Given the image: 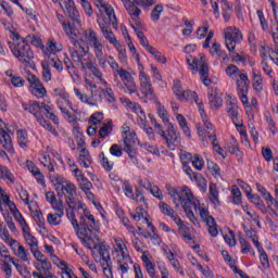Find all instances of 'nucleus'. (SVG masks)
<instances>
[{
	"mask_svg": "<svg viewBox=\"0 0 278 278\" xmlns=\"http://www.w3.org/2000/svg\"><path fill=\"white\" fill-rule=\"evenodd\" d=\"M62 49V45L58 43L55 39H49L47 43V51L51 53L52 55H55V53L60 52Z\"/></svg>",
	"mask_w": 278,
	"mask_h": 278,
	"instance_id": "obj_58",
	"label": "nucleus"
},
{
	"mask_svg": "<svg viewBox=\"0 0 278 278\" xmlns=\"http://www.w3.org/2000/svg\"><path fill=\"white\" fill-rule=\"evenodd\" d=\"M112 122L104 123L100 128V138H108L112 134Z\"/></svg>",
	"mask_w": 278,
	"mask_h": 278,
	"instance_id": "obj_64",
	"label": "nucleus"
},
{
	"mask_svg": "<svg viewBox=\"0 0 278 278\" xmlns=\"http://www.w3.org/2000/svg\"><path fill=\"white\" fill-rule=\"evenodd\" d=\"M54 93L58 97L56 105L59 110H61V113L63 114L65 121H73V114H71V112L66 110V108H70V110H74L73 102H71V96L68 94V92L64 91V89H54Z\"/></svg>",
	"mask_w": 278,
	"mask_h": 278,
	"instance_id": "obj_14",
	"label": "nucleus"
},
{
	"mask_svg": "<svg viewBox=\"0 0 278 278\" xmlns=\"http://www.w3.org/2000/svg\"><path fill=\"white\" fill-rule=\"evenodd\" d=\"M119 79L125 88L124 92L127 94H138V85H136V79L127 70L119 75Z\"/></svg>",
	"mask_w": 278,
	"mask_h": 278,
	"instance_id": "obj_23",
	"label": "nucleus"
},
{
	"mask_svg": "<svg viewBox=\"0 0 278 278\" xmlns=\"http://www.w3.org/2000/svg\"><path fill=\"white\" fill-rule=\"evenodd\" d=\"M22 233L26 244L30 248V251L38 249V239L31 235V229H29V226L22 229Z\"/></svg>",
	"mask_w": 278,
	"mask_h": 278,
	"instance_id": "obj_33",
	"label": "nucleus"
},
{
	"mask_svg": "<svg viewBox=\"0 0 278 278\" xmlns=\"http://www.w3.org/2000/svg\"><path fill=\"white\" fill-rule=\"evenodd\" d=\"M224 38H225L226 49L230 53H233L236 51V46L240 45V42H242V40L244 39L240 28L236 26L226 27L224 29Z\"/></svg>",
	"mask_w": 278,
	"mask_h": 278,
	"instance_id": "obj_13",
	"label": "nucleus"
},
{
	"mask_svg": "<svg viewBox=\"0 0 278 278\" xmlns=\"http://www.w3.org/2000/svg\"><path fill=\"white\" fill-rule=\"evenodd\" d=\"M4 260L1 261L2 270L5 274V278L12 277V265L16 266V262H14V258L10 255H3L1 254Z\"/></svg>",
	"mask_w": 278,
	"mask_h": 278,
	"instance_id": "obj_32",
	"label": "nucleus"
},
{
	"mask_svg": "<svg viewBox=\"0 0 278 278\" xmlns=\"http://www.w3.org/2000/svg\"><path fill=\"white\" fill-rule=\"evenodd\" d=\"M0 238L9 247H14L15 244H17V241L13 239L12 236H10V230H8V228L0 232Z\"/></svg>",
	"mask_w": 278,
	"mask_h": 278,
	"instance_id": "obj_57",
	"label": "nucleus"
},
{
	"mask_svg": "<svg viewBox=\"0 0 278 278\" xmlns=\"http://www.w3.org/2000/svg\"><path fill=\"white\" fill-rule=\"evenodd\" d=\"M41 67H42V73H41L42 79L48 84V81H51L52 79L51 65L49 64V61H42Z\"/></svg>",
	"mask_w": 278,
	"mask_h": 278,
	"instance_id": "obj_47",
	"label": "nucleus"
},
{
	"mask_svg": "<svg viewBox=\"0 0 278 278\" xmlns=\"http://www.w3.org/2000/svg\"><path fill=\"white\" fill-rule=\"evenodd\" d=\"M16 136L18 147L24 150L27 149V147H29V135L27 134V130L18 129Z\"/></svg>",
	"mask_w": 278,
	"mask_h": 278,
	"instance_id": "obj_38",
	"label": "nucleus"
},
{
	"mask_svg": "<svg viewBox=\"0 0 278 278\" xmlns=\"http://www.w3.org/2000/svg\"><path fill=\"white\" fill-rule=\"evenodd\" d=\"M115 49H117V58L119 60V62L122 64H127V49L125 48V46L117 43L116 46H114Z\"/></svg>",
	"mask_w": 278,
	"mask_h": 278,
	"instance_id": "obj_60",
	"label": "nucleus"
},
{
	"mask_svg": "<svg viewBox=\"0 0 278 278\" xmlns=\"http://www.w3.org/2000/svg\"><path fill=\"white\" fill-rule=\"evenodd\" d=\"M40 164L48 169L49 173H55V162L51 160V156L47 153H42L39 159Z\"/></svg>",
	"mask_w": 278,
	"mask_h": 278,
	"instance_id": "obj_39",
	"label": "nucleus"
},
{
	"mask_svg": "<svg viewBox=\"0 0 278 278\" xmlns=\"http://www.w3.org/2000/svg\"><path fill=\"white\" fill-rule=\"evenodd\" d=\"M46 201L52 205L53 210H62L64 206V202H62V200H58L55 192L53 191L46 192Z\"/></svg>",
	"mask_w": 278,
	"mask_h": 278,
	"instance_id": "obj_37",
	"label": "nucleus"
},
{
	"mask_svg": "<svg viewBox=\"0 0 278 278\" xmlns=\"http://www.w3.org/2000/svg\"><path fill=\"white\" fill-rule=\"evenodd\" d=\"M208 103L211 108L214 110H218V108L223 106V98L218 96V91L216 89H208Z\"/></svg>",
	"mask_w": 278,
	"mask_h": 278,
	"instance_id": "obj_34",
	"label": "nucleus"
},
{
	"mask_svg": "<svg viewBox=\"0 0 278 278\" xmlns=\"http://www.w3.org/2000/svg\"><path fill=\"white\" fill-rule=\"evenodd\" d=\"M9 49L21 64L28 66V68H34V51L31 50V46L27 43V40L17 42L9 41Z\"/></svg>",
	"mask_w": 278,
	"mask_h": 278,
	"instance_id": "obj_5",
	"label": "nucleus"
},
{
	"mask_svg": "<svg viewBox=\"0 0 278 278\" xmlns=\"http://www.w3.org/2000/svg\"><path fill=\"white\" fill-rule=\"evenodd\" d=\"M37 271L33 273L34 278H58L55 275L51 274V262L49 260L42 261L41 263H34Z\"/></svg>",
	"mask_w": 278,
	"mask_h": 278,
	"instance_id": "obj_22",
	"label": "nucleus"
},
{
	"mask_svg": "<svg viewBox=\"0 0 278 278\" xmlns=\"http://www.w3.org/2000/svg\"><path fill=\"white\" fill-rule=\"evenodd\" d=\"M90 102L89 105H99V103L103 102V91L102 89H96L93 91L90 92Z\"/></svg>",
	"mask_w": 278,
	"mask_h": 278,
	"instance_id": "obj_44",
	"label": "nucleus"
},
{
	"mask_svg": "<svg viewBox=\"0 0 278 278\" xmlns=\"http://www.w3.org/2000/svg\"><path fill=\"white\" fill-rule=\"evenodd\" d=\"M31 216L35 220V223L40 227L41 229H45V216L42 215V211L35 210L31 212Z\"/></svg>",
	"mask_w": 278,
	"mask_h": 278,
	"instance_id": "obj_61",
	"label": "nucleus"
},
{
	"mask_svg": "<svg viewBox=\"0 0 278 278\" xmlns=\"http://www.w3.org/2000/svg\"><path fill=\"white\" fill-rule=\"evenodd\" d=\"M0 179H3V181H7V184H14L16 181L14 174H12L10 168L3 165H0Z\"/></svg>",
	"mask_w": 278,
	"mask_h": 278,
	"instance_id": "obj_41",
	"label": "nucleus"
},
{
	"mask_svg": "<svg viewBox=\"0 0 278 278\" xmlns=\"http://www.w3.org/2000/svg\"><path fill=\"white\" fill-rule=\"evenodd\" d=\"M96 60H98V64L100 68H108V64L113 73V77L115 78V81H117V86L119 88H123V83L118 81V77L122 73L126 72L127 70L121 67L116 59L114 56L101 53L99 54Z\"/></svg>",
	"mask_w": 278,
	"mask_h": 278,
	"instance_id": "obj_11",
	"label": "nucleus"
},
{
	"mask_svg": "<svg viewBox=\"0 0 278 278\" xmlns=\"http://www.w3.org/2000/svg\"><path fill=\"white\" fill-rule=\"evenodd\" d=\"M2 216L10 229V231H16V225L14 224V220L12 219L13 213L12 210H2Z\"/></svg>",
	"mask_w": 278,
	"mask_h": 278,
	"instance_id": "obj_45",
	"label": "nucleus"
},
{
	"mask_svg": "<svg viewBox=\"0 0 278 278\" xmlns=\"http://www.w3.org/2000/svg\"><path fill=\"white\" fill-rule=\"evenodd\" d=\"M113 260L117 263V271L121 274V277L126 278L129 273V264H134V261H131L127 243L123 238L113 237Z\"/></svg>",
	"mask_w": 278,
	"mask_h": 278,
	"instance_id": "obj_3",
	"label": "nucleus"
},
{
	"mask_svg": "<svg viewBox=\"0 0 278 278\" xmlns=\"http://www.w3.org/2000/svg\"><path fill=\"white\" fill-rule=\"evenodd\" d=\"M233 10L232 7L229 5V2L223 1L222 5V16L225 23H229L231 21V11Z\"/></svg>",
	"mask_w": 278,
	"mask_h": 278,
	"instance_id": "obj_51",
	"label": "nucleus"
},
{
	"mask_svg": "<svg viewBox=\"0 0 278 278\" xmlns=\"http://www.w3.org/2000/svg\"><path fill=\"white\" fill-rule=\"evenodd\" d=\"M59 4L65 16H68L77 25H81V20H79V11L77 10V7H75L74 0H64L63 3L60 1Z\"/></svg>",
	"mask_w": 278,
	"mask_h": 278,
	"instance_id": "obj_21",
	"label": "nucleus"
},
{
	"mask_svg": "<svg viewBox=\"0 0 278 278\" xmlns=\"http://www.w3.org/2000/svg\"><path fill=\"white\" fill-rule=\"evenodd\" d=\"M260 253V262L263 268H270V262L268 261V254H266V251H264V248L262 245H258L256 248Z\"/></svg>",
	"mask_w": 278,
	"mask_h": 278,
	"instance_id": "obj_56",
	"label": "nucleus"
},
{
	"mask_svg": "<svg viewBox=\"0 0 278 278\" xmlns=\"http://www.w3.org/2000/svg\"><path fill=\"white\" fill-rule=\"evenodd\" d=\"M191 164L193 168H195V170H203V166H205V161L200 154H194L193 159L191 160Z\"/></svg>",
	"mask_w": 278,
	"mask_h": 278,
	"instance_id": "obj_62",
	"label": "nucleus"
},
{
	"mask_svg": "<svg viewBox=\"0 0 278 278\" xmlns=\"http://www.w3.org/2000/svg\"><path fill=\"white\" fill-rule=\"evenodd\" d=\"M65 203L70 210H84V202L77 195L65 198Z\"/></svg>",
	"mask_w": 278,
	"mask_h": 278,
	"instance_id": "obj_42",
	"label": "nucleus"
},
{
	"mask_svg": "<svg viewBox=\"0 0 278 278\" xmlns=\"http://www.w3.org/2000/svg\"><path fill=\"white\" fill-rule=\"evenodd\" d=\"M152 103H155L156 114L163 121V124L166 126L173 125V123H170V115H168V111H166V108L157 101V98H155V101H152Z\"/></svg>",
	"mask_w": 278,
	"mask_h": 278,
	"instance_id": "obj_30",
	"label": "nucleus"
},
{
	"mask_svg": "<svg viewBox=\"0 0 278 278\" xmlns=\"http://www.w3.org/2000/svg\"><path fill=\"white\" fill-rule=\"evenodd\" d=\"M97 23L105 40H108L110 45H113V47H116L119 42L116 39V36H114L112 28H110L111 25H114V22L108 18L105 15H98Z\"/></svg>",
	"mask_w": 278,
	"mask_h": 278,
	"instance_id": "obj_16",
	"label": "nucleus"
},
{
	"mask_svg": "<svg viewBox=\"0 0 278 278\" xmlns=\"http://www.w3.org/2000/svg\"><path fill=\"white\" fill-rule=\"evenodd\" d=\"M208 194L211 203H213L214 207H218L220 201L218 200V189L216 188V185L210 186Z\"/></svg>",
	"mask_w": 278,
	"mask_h": 278,
	"instance_id": "obj_49",
	"label": "nucleus"
},
{
	"mask_svg": "<svg viewBox=\"0 0 278 278\" xmlns=\"http://www.w3.org/2000/svg\"><path fill=\"white\" fill-rule=\"evenodd\" d=\"M22 108L23 110H25V112H29V114H33L37 123H39V125L43 127V129L50 131L52 136H54L55 138L60 136L58 130L53 128L49 121H46L45 116H42V112H40V104L38 103V101H29L28 103H22Z\"/></svg>",
	"mask_w": 278,
	"mask_h": 278,
	"instance_id": "obj_9",
	"label": "nucleus"
},
{
	"mask_svg": "<svg viewBox=\"0 0 278 278\" xmlns=\"http://www.w3.org/2000/svg\"><path fill=\"white\" fill-rule=\"evenodd\" d=\"M75 62L81 63V67L85 70L87 68V71H90V73L97 79H101V77H103V72H101V70H99V67H97V65H94L92 61H88L84 58H80V61H75Z\"/></svg>",
	"mask_w": 278,
	"mask_h": 278,
	"instance_id": "obj_28",
	"label": "nucleus"
},
{
	"mask_svg": "<svg viewBox=\"0 0 278 278\" xmlns=\"http://www.w3.org/2000/svg\"><path fill=\"white\" fill-rule=\"evenodd\" d=\"M182 97H185L184 100H179V101H192L194 100V103L198 105L201 117L205 118V109L203 106V100L199 99V94H197L195 91H191V90H186L182 93Z\"/></svg>",
	"mask_w": 278,
	"mask_h": 278,
	"instance_id": "obj_26",
	"label": "nucleus"
},
{
	"mask_svg": "<svg viewBox=\"0 0 278 278\" xmlns=\"http://www.w3.org/2000/svg\"><path fill=\"white\" fill-rule=\"evenodd\" d=\"M79 156H78V164L83 166L84 168H90V164H92V157L90 156V152L88 149L83 148L79 151Z\"/></svg>",
	"mask_w": 278,
	"mask_h": 278,
	"instance_id": "obj_35",
	"label": "nucleus"
},
{
	"mask_svg": "<svg viewBox=\"0 0 278 278\" xmlns=\"http://www.w3.org/2000/svg\"><path fill=\"white\" fill-rule=\"evenodd\" d=\"M243 231H244L247 238H249V240H251L253 242V244L256 247V249L258 247H262V244L260 243V239L257 238V232L255 230H253V228H251L249 226H243Z\"/></svg>",
	"mask_w": 278,
	"mask_h": 278,
	"instance_id": "obj_43",
	"label": "nucleus"
},
{
	"mask_svg": "<svg viewBox=\"0 0 278 278\" xmlns=\"http://www.w3.org/2000/svg\"><path fill=\"white\" fill-rule=\"evenodd\" d=\"M62 27L63 31H65L66 36L70 38V42L72 45L70 48L72 60H74V62H81V58L88 53L86 48L79 42V34H81V31L75 28V24L66 22L62 23Z\"/></svg>",
	"mask_w": 278,
	"mask_h": 278,
	"instance_id": "obj_4",
	"label": "nucleus"
},
{
	"mask_svg": "<svg viewBox=\"0 0 278 278\" xmlns=\"http://www.w3.org/2000/svg\"><path fill=\"white\" fill-rule=\"evenodd\" d=\"M187 64L194 73L199 72L202 84H204L206 87L212 84V79H210V65H207L205 55L199 54V58H194L192 63H190V59H187Z\"/></svg>",
	"mask_w": 278,
	"mask_h": 278,
	"instance_id": "obj_10",
	"label": "nucleus"
},
{
	"mask_svg": "<svg viewBox=\"0 0 278 278\" xmlns=\"http://www.w3.org/2000/svg\"><path fill=\"white\" fill-rule=\"evenodd\" d=\"M14 255L16 257H18L20 260H22V262H29V260L31 258V255L29 254V250L25 249V247H23L21 243L11 247Z\"/></svg>",
	"mask_w": 278,
	"mask_h": 278,
	"instance_id": "obj_29",
	"label": "nucleus"
},
{
	"mask_svg": "<svg viewBox=\"0 0 278 278\" xmlns=\"http://www.w3.org/2000/svg\"><path fill=\"white\" fill-rule=\"evenodd\" d=\"M167 260H169L173 268H175V270H177V273H179V275H181V277H184L186 275V273L181 268V264H179V261L177 258H175V254H173V252L167 253Z\"/></svg>",
	"mask_w": 278,
	"mask_h": 278,
	"instance_id": "obj_52",
	"label": "nucleus"
},
{
	"mask_svg": "<svg viewBox=\"0 0 278 278\" xmlns=\"http://www.w3.org/2000/svg\"><path fill=\"white\" fill-rule=\"evenodd\" d=\"M26 81H28V90L33 97L36 99H45L47 96V88L42 84V80L35 74L28 73L26 77Z\"/></svg>",
	"mask_w": 278,
	"mask_h": 278,
	"instance_id": "obj_17",
	"label": "nucleus"
},
{
	"mask_svg": "<svg viewBox=\"0 0 278 278\" xmlns=\"http://www.w3.org/2000/svg\"><path fill=\"white\" fill-rule=\"evenodd\" d=\"M67 218L72 223V226L76 231V236L80 240L81 244L86 249H89V251L99 250L104 277L114 278V274L112 273V257L110 256V250L108 247L101 245V239H99L101 227L99 226V222L94 219V215L88 212H86L85 215H81L80 226L79 222H77V218L75 217V211L68 210Z\"/></svg>",
	"mask_w": 278,
	"mask_h": 278,
	"instance_id": "obj_1",
	"label": "nucleus"
},
{
	"mask_svg": "<svg viewBox=\"0 0 278 278\" xmlns=\"http://www.w3.org/2000/svg\"><path fill=\"white\" fill-rule=\"evenodd\" d=\"M173 92L177 97L178 101L185 99L184 93L186 90H184V87L181 86V80H174Z\"/></svg>",
	"mask_w": 278,
	"mask_h": 278,
	"instance_id": "obj_53",
	"label": "nucleus"
},
{
	"mask_svg": "<svg viewBox=\"0 0 278 278\" xmlns=\"http://www.w3.org/2000/svg\"><path fill=\"white\" fill-rule=\"evenodd\" d=\"M123 138H124V144H125L124 149L134 147V143L136 142L134 141V139L136 138V135L131 132L129 128L123 131Z\"/></svg>",
	"mask_w": 278,
	"mask_h": 278,
	"instance_id": "obj_46",
	"label": "nucleus"
},
{
	"mask_svg": "<svg viewBox=\"0 0 278 278\" xmlns=\"http://www.w3.org/2000/svg\"><path fill=\"white\" fill-rule=\"evenodd\" d=\"M139 71V85L140 91H137V97L142 101V103H149V101H155L157 96H155V89L153 88V83L151 81V76L144 72V65H138Z\"/></svg>",
	"mask_w": 278,
	"mask_h": 278,
	"instance_id": "obj_6",
	"label": "nucleus"
},
{
	"mask_svg": "<svg viewBox=\"0 0 278 278\" xmlns=\"http://www.w3.org/2000/svg\"><path fill=\"white\" fill-rule=\"evenodd\" d=\"M240 106H238V99L230 97L226 102V112L231 118L233 125L240 122Z\"/></svg>",
	"mask_w": 278,
	"mask_h": 278,
	"instance_id": "obj_24",
	"label": "nucleus"
},
{
	"mask_svg": "<svg viewBox=\"0 0 278 278\" xmlns=\"http://www.w3.org/2000/svg\"><path fill=\"white\" fill-rule=\"evenodd\" d=\"M242 73V71H240V68L238 66H236L235 64H230L226 67V75L230 78V79H238L239 75Z\"/></svg>",
	"mask_w": 278,
	"mask_h": 278,
	"instance_id": "obj_55",
	"label": "nucleus"
},
{
	"mask_svg": "<svg viewBox=\"0 0 278 278\" xmlns=\"http://www.w3.org/2000/svg\"><path fill=\"white\" fill-rule=\"evenodd\" d=\"M252 86L254 90H256V92H262V90H264V79L262 78V73H260L255 68H252Z\"/></svg>",
	"mask_w": 278,
	"mask_h": 278,
	"instance_id": "obj_36",
	"label": "nucleus"
},
{
	"mask_svg": "<svg viewBox=\"0 0 278 278\" xmlns=\"http://www.w3.org/2000/svg\"><path fill=\"white\" fill-rule=\"evenodd\" d=\"M42 110L46 112V116L50 118V121H53L54 125H60V118H58V115H54L51 105L42 102L40 103V112H42Z\"/></svg>",
	"mask_w": 278,
	"mask_h": 278,
	"instance_id": "obj_40",
	"label": "nucleus"
},
{
	"mask_svg": "<svg viewBox=\"0 0 278 278\" xmlns=\"http://www.w3.org/2000/svg\"><path fill=\"white\" fill-rule=\"evenodd\" d=\"M184 172L186 173V175H188L189 179L193 180V181H204L203 176L197 172H193L192 168L190 166L187 165H182Z\"/></svg>",
	"mask_w": 278,
	"mask_h": 278,
	"instance_id": "obj_48",
	"label": "nucleus"
},
{
	"mask_svg": "<svg viewBox=\"0 0 278 278\" xmlns=\"http://www.w3.org/2000/svg\"><path fill=\"white\" fill-rule=\"evenodd\" d=\"M210 53L213 58H218V60H223V62H227V60H229V55H227V52L222 49L220 43L217 41L213 42L210 48Z\"/></svg>",
	"mask_w": 278,
	"mask_h": 278,
	"instance_id": "obj_31",
	"label": "nucleus"
},
{
	"mask_svg": "<svg viewBox=\"0 0 278 278\" xmlns=\"http://www.w3.org/2000/svg\"><path fill=\"white\" fill-rule=\"evenodd\" d=\"M156 134L165 140V144L168 149L172 151H175L177 149V144H179V132H177V129L175 128V125L168 124L166 126V130H156Z\"/></svg>",
	"mask_w": 278,
	"mask_h": 278,
	"instance_id": "obj_15",
	"label": "nucleus"
},
{
	"mask_svg": "<svg viewBox=\"0 0 278 278\" xmlns=\"http://www.w3.org/2000/svg\"><path fill=\"white\" fill-rule=\"evenodd\" d=\"M78 42L87 47V49H92L96 58L103 53V42L99 38V34L92 28L83 29L78 34Z\"/></svg>",
	"mask_w": 278,
	"mask_h": 278,
	"instance_id": "obj_7",
	"label": "nucleus"
},
{
	"mask_svg": "<svg viewBox=\"0 0 278 278\" xmlns=\"http://www.w3.org/2000/svg\"><path fill=\"white\" fill-rule=\"evenodd\" d=\"M202 121L207 129V135L205 134V130H203V126L198 125L197 126L198 136L200 138H202L203 142H205V140H207V139L211 140V142L213 144V149H216L220 144L218 143V138H216V130L214 129V125H212V123L207 118V115H204Z\"/></svg>",
	"mask_w": 278,
	"mask_h": 278,
	"instance_id": "obj_18",
	"label": "nucleus"
},
{
	"mask_svg": "<svg viewBox=\"0 0 278 278\" xmlns=\"http://www.w3.org/2000/svg\"><path fill=\"white\" fill-rule=\"evenodd\" d=\"M96 5L100 10L98 16H105L113 22V29H118V20L116 18V13H114V8L110 4H105L104 0H96Z\"/></svg>",
	"mask_w": 278,
	"mask_h": 278,
	"instance_id": "obj_20",
	"label": "nucleus"
},
{
	"mask_svg": "<svg viewBox=\"0 0 278 278\" xmlns=\"http://www.w3.org/2000/svg\"><path fill=\"white\" fill-rule=\"evenodd\" d=\"M122 190L128 199H136V195H134V187H131V182H129V180L122 181Z\"/></svg>",
	"mask_w": 278,
	"mask_h": 278,
	"instance_id": "obj_59",
	"label": "nucleus"
},
{
	"mask_svg": "<svg viewBox=\"0 0 278 278\" xmlns=\"http://www.w3.org/2000/svg\"><path fill=\"white\" fill-rule=\"evenodd\" d=\"M200 216L204 223L208 226V233L212 236V238H216L218 236V227L216 226V219L210 215V211L207 210H201Z\"/></svg>",
	"mask_w": 278,
	"mask_h": 278,
	"instance_id": "obj_25",
	"label": "nucleus"
},
{
	"mask_svg": "<svg viewBox=\"0 0 278 278\" xmlns=\"http://www.w3.org/2000/svg\"><path fill=\"white\" fill-rule=\"evenodd\" d=\"M236 79L237 92L241 103L247 104L249 102V86H251V80H249V75L247 72L241 71Z\"/></svg>",
	"mask_w": 278,
	"mask_h": 278,
	"instance_id": "obj_19",
	"label": "nucleus"
},
{
	"mask_svg": "<svg viewBox=\"0 0 278 278\" xmlns=\"http://www.w3.org/2000/svg\"><path fill=\"white\" fill-rule=\"evenodd\" d=\"M3 207H9V210H16V204L10 200L8 194L2 193V198H0V210H3Z\"/></svg>",
	"mask_w": 278,
	"mask_h": 278,
	"instance_id": "obj_54",
	"label": "nucleus"
},
{
	"mask_svg": "<svg viewBox=\"0 0 278 278\" xmlns=\"http://www.w3.org/2000/svg\"><path fill=\"white\" fill-rule=\"evenodd\" d=\"M239 244L241 247V253L243 255H247L250 253L251 255L255 256V251H253V247H251V243H249V241H247V239L240 238Z\"/></svg>",
	"mask_w": 278,
	"mask_h": 278,
	"instance_id": "obj_50",
	"label": "nucleus"
},
{
	"mask_svg": "<svg viewBox=\"0 0 278 278\" xmlns=\"http://www.w3.org/2000/svg\"><path fill=\"white\" fill-rule=\"evenodd\" d=\"M49 178L55 190L61 191L65 199L68 197H77V187L70 180H66V178L59 174H50Z\"/></svg>",
	"mask_w": 278,
	"mask_h": 278,
	"instance_id": "obj_12",
	"label": "nucleus"
},
{
	"mask_svg": "<svg viewBox=\"0 0 278 278\" xmlns=\"http://www.w3.org/2000/svg\"><path fill=\"white\" fill-rule=\"evenodd\" d=\"M247 199L248 201H250V203L255 205V207H264V200H262V198L258 194H253L252 192L249 195H247Z\"/></svg>",
	"mask_w": 278,
	"mask_h": 278,
	"instance_id": "obj_63",
	"label": "nucleus"
},
{
	"mask_svg": "<svg viewBox=\"0 0 278 278\" xmlns=\"http://www.w3.org/2000/svg\"><path fill=\"white\" fill-rule=\"evenodd\" d=\"M155 0H122L125 10L128 12L130 18L137 26L140 25V14L142 12L140 8H142V10L146 12H149L151 7L155 5ZM138 5L140 8H138Z\"/></svg>",
	"mask_w": 278,
	"mask_h": 278,
	"instance_id": "obj_8",
	"label": "nucleus"
},
{
	"mask_svg": "<svg viewBox=\"0 0 278 278\" xmlns=\"http://www.w3.org/2000/svg\"><path fill=\"white\" fill-rule=\"evenodd\" d=\"M175 207L179 210H205L201 207V201L192 193L188 186L173 187L172 185L165 186Z\"/></svg>",
	"mask_w": 278,
	"mask_h": 278,
	"instance_id": "obj_2",
	"label": "nucleus"
},
{
	"mask_svg": "<svg viewBox=\"0 0 278 278\" xmlns=\"http://www.w3.org/2000/svg\"><path fill=\"white\" fill-rule=\"evenodd\" d=\"M0 143L8 153L14 155V143L12 142V137H10V134H8L3 128H0Z\"/></svg>",
	"mask_w": 278,
	"mask_h": 278,
	"instance_id": "obj_27",
	"label": "nucleus"
}]
</instances>
